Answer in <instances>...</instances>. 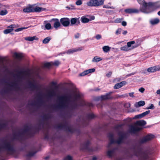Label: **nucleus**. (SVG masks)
Returning a JSON list of instances; mask_svg holds the SVG:
<instances>
[{
	"label": "nucleus",
	"mask_w": 160,
	"mask_h": 160,
	"mask_svg": "<svg viewBox=\"0 0 160 160\" xmlns=\"http://www.w3.org/2000/svg\"><path fill=\"white\" fill-rule=\"evenodd\" d=\"M160 8V3L158 1L155 2H149L148 3L144 2L141 10L144 12L149 13Z\"/></svg>",
	"instance_id": "1"
},
{
	"label": "nucleus",
	"mask_w": 160,
	"mask_h": 160,
	"mask_svg": "<svg viewBox=\"0 0 160 160\" xmlns=\"http://www.w3.org/2000/svg\"><path fill=\"white\" fill-rule=\"evenodd\" d=\"M71 96H70L63 95L58 98L59 102L56 105L52 106L53 109H61L67 107L68 102L69 101Z\"/></svg>",
	"instance_id": "2"
},
{
	"label": "nucleus",
	"mask_w": 160,
	"mask_h": 160,
	"mask_svg": "<svg viewBox=\"0 0 160 160\" xmlns=\"http://www.w3.org/2000/svg\"><path fill=\"white\" fill-rule=\"evenodd\" d=\"M31 129V128L28 126H25L22 132H18L17 134L16 133H13V139L21 140L24 137L25 133H27V135L28 136L31 137L33 136V133L31 132H29Z\"/></svg>",
	"instance_id": "3"
},
{
	"label": "nucleus",
	"mask_w": 160,
	"mask_h": 160,
	"mask_svg": "<svg viewBox=\"0 0 160 160\" xmlns=\"http://www.w3.org/2000/svg\"><path fill=\"white\" fill-rule=\"evenodd\" d=\"M68 123L67 122L65 121L64 124H63L60 123L57 126L56 128L59 129H64L65 131L69 132L71 133H73L75 131V129L68 126Z\"/></svg>",
	"instance_id": "4"
},
{
	"label": "nucleus",
	"mask_w": 160,
	"mask_h": 160,
	"mask_svg": "<svg viewBox=\"0 0 160 160\" xmlns=\"http://www.w3.org/2000/svg\"><path fill=\"white\" fill-rule=\"evenodd\" d=\"M104 0H90L87 2V5L90 7H98L102 5Z\"/></svg>",
	"instance_id": "5"
},
{
	"label": "nucleus",
	"mask_w": 160,
	"mask_h": 160,
	"mask_svg": "<svg viewBox=\"0 0 160 160\" xmlns=\"http://www.w3.org/2000/svg\"><path fill=\"white\" fill-rule=\"evenodd\" d=\"M155 138V136L152 134H149L143 137L138 141L140 144L148 142L151 140Z\"/></svg>",
	"instance_id": "6"
},
{
	"label": "nucleus",
	"mask_w": 160,
	"mask_h": 160,
	"mask_svg": "<svg viewBox=\"0 0 160 160\" xmlns=\"http://www.w3.org/2000/svg\"><path fill=\"white\" fill-rule=\"evenodd\" d=\"M90 144V142L88 140L85 142L81 144V149L82 150H87L89 152H93L94 151V149L92 147H89Z\"/></svg>",
	"instance_id": "7"
},
{
	"label": "nucleus",
	"mask_w": 160,
	"mask_h": 160,
	"mask_svg": "<svg viewBox=\"0 0 160 160\" xmlns=\"http://www.w3.org/2000/svg\"><path fill=\"white\" fill-rule=\"evenodd\" d=\"M3 148L12 152L14 151V148L10 142H8L7 140H5L3 143Z\"/></svg>",
	"instance_id": "8"
},
{
	"label": "nucleus",
	"mask_w": 160,
	"mask_h": 160,
	"mask_svg": "<svg viewBox=\"0 0 160 160\" xmlns=\"http://www.w3.org/2000/svg\"><path fill=\"white\" fill-rule=\"evenodd\" d=\"M112 93V92H110L108 93H107L105 95H102L101 96L98 97L97 98V100L102 101L111 99L112 98V97L111 96V95Z\"/></svg>",
	"instance_id": "9"
},
{
	"label": "nucleus",
	"mask_w": 160,
	"mask_h": 160,
	"mask_svg": "<svg viewBox=\"0 0 160 160\" xmlns=\"http://www.w3.org/2000/svg\"><path fill=\"white\" fill-rule=\"evenodd\" d=\"M28 88L32 91L38 90L40 89L39 86L34 82L29 81L28 82Z\"/></svg>",
	"instance_id": "10"
},
{
	"label": "nucleus",
	"mask_w": 160,
	"mask_h": 160,
	"mask_svg": "<svg viewBox=\"0 0 160 160\" xmlns=\"http://www.w3.org/2000/svg\"><path fill=\"white\" fill-rule=\"evenodd\" d=\"M18 74L16 75L17 78L18 79L22 78L23 76H28L30 74V71L29 69L23 71H17Z\"/></svg>",
	"instance_id": "11"
},
{
	"label": "nucleus",
	"mask_w": 160,
	"mask_h": 160,
	"mask_svg": "<svg viewBox=\"0 0 160 160\" xmlns=\"http://www.w3.org/2000/svg\"><path fill=\"white\" fill-rule=\"evenodd\" d=\"M60 22L62 25L65 27H67L70 25V20L68 18H63L60 19Z\"/></svg>",
	"instance_id": "12"
},
{
	"label": "nucleus",
	"mask_w": 160,
	"mask_h": 160,
	"mask_svg": "<svg viewBox=\"0 0 160 160\" xmlns=\"http://www.w3.org/2000/svg\"><path fill=\"white\" fill-rule=\"evenodd\" d=\"M118 135L119 137L117 140H115V143L120 144L123 142V140L126 138V135L125 134L121 132L119 133Z\"/></svg>",
	"instance_id": "13"
},
{
	"label": "nucleus",
	"mask_w": 160,
	"mask_h": 160,
	"mask_svg": "<svg viewBox=\"0 0 160 160\" xmlns=\"http://www.w3.org/2000/svg\"><path fill=\"white\" fill-rule=\"evenodd\" d=\"M133 152L137 156L141 155L143 153L142 148L139 146L133 148Z\"/></svg>",
	"instance_id": "14"
},
{
	"label": "nucleus",
	"mask_w": 160,
	"mask_h": 160,
	"mask_svg": "<svg viewBox=\"0 0 160 160\" xmlns=\"http://www.w3.org/2000/svg\"><path fill=\"white\" fill-rule=\"evenodd\" d=\"M49 22H53V27L56 29H57L61 26V23L58 18H52Z\"/></svg>",
	"instance_id": "15"
},
{
	"label": "nucleus",
	"mask_w": 160,
	"mask_h": 160,
	"mask_svg": "<svg viewBox=\"0 0 160 160\" xmlns=\"http://www.w3.org/2000/svg\"><path fill=\"white\" fill-rule=\"evenodd\" d=\"M142 129V128L132 126L130 128V132L131 133H136Z\"/></svg>",
	"instance_id": "16"
},
{
	"label": "nucleus",
	"mask_w": 160,
	"mask_h": 160,
	"mask_svg": "<svg viewBox=\"0 0 160 160\" xmlns=\"http://www.w3.org/2000/svg\"><path fill=\"white\" fill-rule=\"evenodd\" d=\"M70 22V26H73L74 25H78L80 23L79 18H71Z\"/></svg>",
	"instance_id": "17"
},
{
	"label": "nucleus",
	"mask_w": 160,
	"mask_h": 160,
	"mask_svg": "<svg viewBox=\"0 0 160 160\" xmlns=\"http://www.w3.org/2000/svg\"><path fill=\"white\" fill-rule=\"evenodd\" d=\"M38 102L36 103L35 102H32L30 104L31 106H35L37 105V104H42L43 102V101L42 99V95L41 93H39L38 95Z\"/></svg>",
	"instance_id": "18"
},
{
	"label": "nucleus",
	"mask_w": 160,
	"mask_h": 160,
	"mask_svg": "<svg viewBox=\"0 0 160 160\" xmlns=\"http://www.w3.org/2000/svg\"><path fill=\"white\" fill-rule=\"evenodd\" d=\"M2 81L3 82L5 83H7V84L10 87H13L16 89L19 90L20 89V88L18 87V83L16 81L12 82H11V84H10L8 83L7 82H5L4 80H3Z\"/></svg>",
	"instance_id": "19"
},
{
	"label": "nucleus",
	"mask_w": 160,
	"mask_h": 160,
	"mask_svg": "<svg viewBox=\"0 0 160 160\" xmlns=\"http://www.w3.org/2000/svg\"><path fill=\"white\" fill-rule=\"evenodd\" d=\"M78 104L77 102H74L73 104L71 105L70 107V108L71 109V111L70 112L68 113V116L71 117L72 116V110H74L77 109L78 107Z\"/></svg>",
	"instance_id": "20"
},
{
	"label": "nucleus",
	"mask_w": 160,
	"mask_h": 160,
	"mask_svg": "<svg viewBox=\"0 0 160 160\" xmlns=\"http://www.w3.org/2000/svg\"><path fill=\"white\" fill-rule=\"evenodd\" d=\"M160 70V66L159 65L149 68L147 69V71L148 72H154L156 71H159Z\"/></svg>",
	"instance_id": "21"
},
{
	"label": "nucleus",
	"mask_w": 160,
	"mask_h": 160,
	"mask_svg": "<svg viewBox=\"0 0 160 160\" xmlns=\"http://www.w3.org/2000/svg\"><path fill=\"white\" fill-rule=\"evenodd\" d=\"M127 82L125 81H123L119 83L115 84L114 87V89H118L126 84Z\"/></svg>",
	"instance_id": "22"
},
{
	"label": "nucleus",
	"mask_w": 160,
	"mask_h": 160,
	"mask_svg": "<svg viewBox=\"0 0 160 160\" xmlns=\"http://www.w3.org/2000/svg\"><path fill=\"white\" fill-rule=\"evenodd\" d=\"M125 12L128 13H138L139 11L138 10L135 9L128 8L125 10Z\"/></svg>",
	"instance_id": "23"
},
{
	"label": "nucleus",
	"mask_w": 160,
	"mask_h": 160,
	"mask_svg": "<svg viewBox=\"0 0 160 160\" xmlns=\"http://www.w3.org/2000/svg\"><path fill=\"white\" fill-rule=\"evenodd\" d=\"M108 137L110 140L109 144H112L115 143V140L114 139V135L113 133H109L108 135Z\"/></svg>",
	"instance_id": "24"
},
{
	"label": "nucleus",
	"mask_w": 160,
	"mask_h": 160,
	"mask_svg": "<svg viewBox=\"0 0 160 160\" xmlns=\"http://www.w3.org/2000/svg\"><path fill=\"white\" fill-rule=\"evenodd\" d=\"M150 110L147 111L141 114L136 115L135 117L137 118H142V117H144L146 115L149 114L150 113Z\"/></svg>",
	"instance_id": "25"
},
{
	"label": "nucleus",
	"mask_w": 160,
	"mask_h": 160,
	"mask_svg": "<svg viewBox=\"0 0 160 160\" xmlns=\"http://www.w3.org/2000/svg\"><path fill=\"white\" fill-rule=\"evenodd\" d=\"M83 49V47H81L75 49H70L68 50L67 53L68 54L73 53L75 52L81 51Z\"/></svg>",
	"instance_id": "26"
},
{
	"label": "nucleus",
	"mask_w": 160,
	"mask_h": 160,
	"mask_svg": "<svg viewBox=\"0 0 160 160\" xmlns=\"http://www.w3.org/2000/svg\"><path fill=\"white\" fill-rule=\"evenodd\" d=\"M13 56L15 58L19 60H21L23 57L22 53H18L17 52L14 53Z\"/></svg>",
	"instance_id": "27"
},
{
	"label": "nucleus",
	"mask_w": 160,
	"mask_h": 160,
	"mask_svg": "<svg viewBox=\"0 0 160 160\" xmlns=\"http://www.w3.org/2000/svg\"><path fill=\"white\" fill-rule=\"evenodd\" d=\"M46 9L45 8L39 7H36L35 8L33 7V12H39L42 11H43Z\"/></svg>",
	"instance_id": "28"
},
{
	"label": "nucleus",
	"mask_w": 160,
	"mask_h": 160,
	"mask_svg": "<svg viewBox=\"0 0 160 160\" xmlns=\"http://www.w3.org/2000/svg\"><path fill=\"white\" fill-rule=\"evenodd\" d=\"M23 11L25 12H33V7L31 6L27 7L23 9Z\"/></svg>",
	"instance_id": "29"
},
{
	"label": "nucleus",
	"mask_w": 160,
	"mask_h": 160,
	"mask_svg": "<svg viewBox=\"0 0 160 160\" xmlns=\"http://www.w3.org/2000/svg\"><path fill=\"white\" fill-rule=\"evenodd\" d=\"M145 103L144 101H141L138 102H136L134 104L136 108H138L141 106H142L145 105Z\"/></svg>",
	"instance_id": "30"
},
{
	"label": "nucleus",
	"mask_w": 160,
	"mask_h": 160,
	"mask_svg": "<svg viewBox=\"0 0 160 160\" xmlns=\"http://www.w3.org/2000/svg\"><path fill=\"white\" fill-rule=\"evenodd\" d=\"M146 124V122L144 120H141L137 121L136 124L139 126H144Z\"/></svg>",
	"instance_id": "31"
},
{
	"label": "nucleus",
	"mask_w": 160,
	"mask_h": 160,
	"mask_svg": "<svg viewBox=\"0 0 160 160\" xmlns=\"http://www.w3.org/2000/svg\"><path fill=\"white\" fill-rule=\"evenodd\" d=\"M81 98V96L79 93H75L74 95V101H77Z\"/></svg>",
	"instance_id": "32"
},
{
	"label": "nucleus",
	"mask_w": 160,
	"mask_h": 160,
	"mask_svg": "<svg viewBox=\"0 0 160 160\" xmlns=\"http://www.w3.org/2000/svg\"><path fill=\"white\" fill-rule=\"evenodd\" d=\"M38 38L36 37L35 36H33V37H28L25 38V39L26 40L28 41H32L34 40H38Z\"/></svg>",
	"instance_id": "33"
},
{
	"label": "nucleus",
	"mask_w": 160,
	"mask_h": 160,
	"mask_svg": "<svg viewBox=\"0 0 160 160\" xmlns=\"http://www.w3.org/2000/svg\"><path fill=\"white\" fill-rule=\"evenodd\" d=\"M56 95V92L54 90H52L49 91L47 94V96L48 98H52V97L55 96Z\"/></svg>",
	"instance_id": "34"
},
{
	"label": "nucleus",
	"mask_w": 160,
	"mask_h": 160,
	"mask_svg": "<svg viewBox=\"0 0 160 160\" xmlns=\"http://www.w3.org/2000/svg\"><path fill=\"white\" fill-rule=\"evenodd\" d=\"M115 149L108 151L107 152V156L110 158L111 157L115 152Z\"/></svg>",
	"instance_id": "35"
},
{
	"label": "nucleus",
	"mask_w": 160,
	"mask_h": 160,
	"mask_svg": "<svg viewBox=\"0 0 160 160\" xmlns=\"http://www.w3.org/2000/svg\"><path fill=\"white\" fill-rule=\"evenodd\" d=\"M102 58H100L98 56H96L94 57L93 58L92 61V62H98L102 60Z\"/></svg>",
	"instance_id": "36"
},
{
	"label": "nucleus",
	"mask_w": 160,
	"mask_h": 160,
	"mask_svg": "<svg viewBox=\"0 0 160 160\" xmlns=\"http://www.w3.org/2000/svg\"><path fill=\"white\" fill-rule=\"evenodd\" d=\"M81 20L83 23H87L90 21V20L89 19L84 17H81Z\"/></svg>",
	"instance_id": "37"
},
{
	"label": "nucleus",
	"mask_w": 160,
	"mask_h": 160,
	"mask_svg": "<svg viewBox=\"0 0 160 160\" xmlns=\"http://www.w3.org/2000/svg\"><path fill=\"white\" fill-rule=\"evenodd\" d=\"M8 124L7 123H0V131H1L2 129H4L6 128Z\"/></svg>",
	"instance_id": "38"
},
{
	"label": "nucleus",
	"mask_w": 160,
	"mask_h": 160,
	"mask_svg": "<svg viewBox=\"0 0 160 160\" xmlns=\"http://www.w3.org/2000/svg\"><path fill=\"white\" fill-rule=\"evenodd\" d=\"M159 20L158 18H155L150 21V22L152 25L157 24L159 22Z\"/></svg>",
	"instance_id": "39"
},
{
	"label": "nucleus",
	"mask_w": 160,
	"mask_h": 160,
	"mask_svg": "<svg viewBox=\"0 0 160 160\" xmlns=\"http://www.w3.org/2000/svg\"><path fill=\"white\" fill-rule=\"evenodd\" d=\"M51 39V38L50 37H48L45 38L42 41V42L44 44L48 43L49 41Z\"/></svg>",
	"instance_id": "40"
},
{
	"label": "nucleus",
	"mask_w": 160,
	"mask_h": 160,
	"mask_svg": "<svg viewBox=\"0 0 160 160\" xmlns=\"http://www.w3.org/2000/svg\"><path fill=\"white\" fill-rule=\"evenodd\" d=\"M50 118V115L49 114H44L42 117V119L46 120H48Z\"/></svg>",
	"instance_id": "41"
},
{
	"label": "nucleus",
	"mask_w": 160,
	"mask_h": 160,
	"mask_svg": "<svg viewBox=\"0 0 160 160\" xmlns=\"http://www.w3.org/2000/svg\"><path fill=\"white\" fill-rule=\"evenodd\" d=\"M13 30V28H8L4 30L3 32L5 34H7L11 32Z\"/></svg>",
	"instance_id": "42"
},
{
	"label": "nucleus",
	"mask_w": 160,
	"mask_h": 160,
	"mask_svg": "<svg viewBox=\"0 0 160 160\" xmlns=\"http://www.w3.org/2000/svg\"><path fill=\"white\" fill-rule=\"evenodd\" d=\"M103 50L105 52H107L110 50V48L108 46H105L102 48Z\"/></svg>",
	"instance_id": "43"
},
{
	"label": "nucleus",
	"mask_w": 160,
	"mask_h": 160,
	"mask_svg": "<svg viewBox=\"0 0 160 160\" xmlns=\"http://www.w3.org/2000/svg\"><path fill=\"white\" fill-rule=\"evenodd\" d=\"M52 62L45 63L44 64V67L45 68H49L52 66Z\"/></svg>",
	"instance_id": "44"
},
{
	"label": "nucleus",
	"mask_w": 160,
	"mask_h": 160,
	"mask_svg": "<svg viewBox=\"0 0 160 160\" xmlns=\"http://www.w3.org/2000/svg\"><path fill=\"white\" fill-rule=\"evenodd\" d=\"M87 118L88 119H91L95 117V116L93 113H90L87 115Z\"/></svg>",
	"instance_id": "45"
},
{
	"label": "nucleus",
	"mask_w": 160,
	"mask_h": 160,
	"mask_svg": "<svg viewBox=\"0 0 160 160\" xmlns=\"http://www.w3.org/2000/svg\"><path fill=\"white\" fill-rule=\"evenodd\" d=\"M45 27L47 30H49L52 29V26L50 23H47L45 25Z\"/></svg>",
	"instance_id": "46"
},
{
	"label": "nucleus",
	"mask_w": 160,
	"mask_h": 160,
	"mask_svg": "<svg viewBox=\"0 0 160 160\" xmlns=\"http://www.w3.org/2000/svg\"><path fill=\"white\" fill-rule=\"evenodd\" d=\"M88 73H89V72L88 70H85L84 72H82L80 74V76H83L85 75H86Z\"/></svg>",
	"instance_id": "47"
},
{
	"label": "nucleus",
	"mask_w": 160,
	"mask_h": 160,
	"mask_svg": "<svg viewBox=\"0 0 160 160\" xmlns=\"http://www.w3.org/2000/svg\"><path fill=\"white\" fill-rule=\"evenodd\" d=\"M120 50L122 51H128L129 50L128 48L127 45H125L123 47H121Z\"/></svg>",
	"instance_id": "48"
},
{
	"label": "nucleus",
	"mask_w": 160,
	"mask_h": 160,
	"mask_svg": "<svg viewBox=\"0 0 160 160\" xmlns=\"http://www.w3.org/2000/svg\"><path fill=\"white\" fill-rule=\"evenodd\" d=\"M52 66H58L60 64V62L57 60L55 61L54 62H52Z\"/></svg>",
	"instance_id": "49"
},
{
	"label": "nucleus",
	"mask_w": 160,
	"mask_h": 160,
	"mask_svg": "<svg viewBox=\"0 0 160 160\" xmlns=\"http://www.w3.org/2000/svg\"><path fill=\"white\" fill-rule=\"evenodd\" d=\"M63 160H72V157L71 156L68 155L65 157Z\"/></svg>",
	"instance_id": "50"
},
{
	"label": "nucleus",
	"mask_w": 160,
	"mask_h": 160,
	"mask_svg": "<svg viewBox=\"0 0 160 160\" xmlns=\"http://www.w3.org/2000/svg\"><path fill=\"white\" fill-rule=\"evenodd\" d=\"M135 42L134 41H132L128 42L127 43V46L128 48H129L131 46L132 44H134Z\"/></svg>",
	"instance_id": "51"
},
{
	"label": "nucleus",
	"mask_w": 160,
	"mask_h": 160,
	"mask_svg": "<svg viewBox=\"0 0 160 160\" xmlns=\"http://www.w3.org/2000/svg\"><path fill=\"white\" fill-rule=\"evenodd\" d=\"M28 28V27H26V28H25V27H22V28H18L17 29H16L15 30V32H19V31H21L24 29H27Z\"/></svg>",
	"instance_id": "52"
},
{
	"label": "nucleus",
	"mask_w": 160,
	"mask_h": 160,
	"mask_svg": "<svg viewBox=\"0 0 160 160\" xmlns=\"http://www.w3.org/2000/svg\"><path fill=\"white\" fill-rule=\"evenodd\" d=\"M8 12L7 10H2L0 12V14L1 15L3 16L6 15Z\"/></svg>",
	"instance_id": "53"
},
{
	"label": "nucleus",
	"mask_w": 160,
	"mask_h": 160,
	"mask_svg": "<svg viewBox=\"0 0 160 160\" xmlns=\"http://www.w3.org/2000/svg\"><path fill=\"white\" fill-rule=\"evenodd\" d=\"M35 153L36 152H30L28 153L27 156L28 157H31L33 156Z\"/></svg>",
	"instance_id": "54"
},
{
	"label": "nucleus",
	"mask_w": 160,
	"mask_h": 160,
	"mask_svg": "<svg viewBox=\"0 0 160 160\" xmlns=\"http://www.w3.org/2000/svg\"><path fill=\"white\" fill-rule=\"evenodd\" d=\"M51 84L53 86H55V89H57L58 88V86H57V83L54 82H51Z\"/></svg>",
	"instance_id": "55"
},
{
	"label": "nucleus",
	"mask_w": 160,
	"mask_h": 160,
	"mask_svg": "<svg viewBox=\"0 0 160 160\" xmlns=\"http://www.w3.org/2000/svg\"><path fill=\"white\" fill-rule=\"evenodd\" d=\"M18 25L14 24H11L9 26L7 27L8 28H16L18 27Z\"/></svg>",
	"instance_id": "56"
},
{
	"label": "nucleus",
	"mask_w": 160,
	"mask_h": 160,
	"mask_svg": "<svg viewBox=\"0 0 160 160\" xmlns=\"http://www.w3.org/2000/svg\"><path fill=\"white\" fill-rule=\"evenodd\" d=\"M123 125V124H118L115 126V128L116 129H118L121 128Z\"/></svg>",
	"instance_id": "57"
},
{
	"label": "nucleus",
	"mask_w": 160,
	"mask_h": 160,
	"mask_svg": "<svg viewBox=\"0 0 160 160\" xmlns=\"http://www.w3.org/2000/svg\"><path fill=\"white\" fill-rule=\"evenodd\" d=\"M155 108V107L153 104H151V105L148 107L146 108V109H153Z\"/></svg>",
	"instance_id": "58"
},
{
	"label": "nucleus",
	"mask_w": 160,
	"mask_h": 160,
	"mask_svg": "<svg viewBox=\"0 0 160 160\" xmlns=\"http://www.w3.org/2000/svg\"><path fill=\"white\" fill-rule=\"evenodd\" d=\"M82 3L81 0H78L76 2V4L77 5H80Z\"/></svg>",
	"instance_id": "59"
},
{
	"label": "nucleus",
	"mask_w": 160,
	"mask_h": 160,
	"mask_svg": "<svg viewBox=\"0 0 160 160\" xmlns=\"http://www.w3.org/2000/svg\"><path fill=\"white\" fill-rule=\"evenodd\" d=\"M122 29L121 28L118 29L116 32V34L117 35H119L120 34Z\"/></svg>",
	"instance_id": "60"
},
{
	"label": "nucleus",
	"mask_w": 160,
	"mask_h": 160,
	"mask_svg": "<svg viewBox=\"0 0 160 160\" xmlns=\"http://www.w3.org/2000/svg\"><path fill=\"white\" fill-rule=\"evenodd\" d=\"M122 19V18L120 19L119 18H117L115 20V22L116 23H120L121 22V21Z\"/></svg>",
	"instance_id": "61"
},
{
	"label": "nucleus",
	"mask_w": 160,
	"mask_h": 160,
	"mask_svg": "<svg viewBox=\"0 0 160 160\" xmlns=\"http://www.w3.org/2000/svg\"><path fill=\"white\" fill-rule=\"evenodd\" d=\"M103 8H111L114 9V8L113 7H110V6L107 5H104L103 6Z\"/></svg>",
	"instance_id": "62"
},
{
	"label": "nucleus",
	"mask_w": 160,
	"mask_h": 160,
	"mask_svg": "<svg viewBox=\"0 0 160 160\" xmlns=\"http://www.w3.org/2000/svg\"><path fill=\"white\" fill-rule=\"evenodd\" d=\"M42 125V126H43V123H42V122L40 124H39L38 125V127L37 128V129L38 130H41V125Z\"/></svg>",
	"instance_id": "63"
},
{
	"label": "nucleus",
	"mask_w": 160,
	"mask_h": 160,
	"mask_svg": "<svg viewBox=\"0 0 160 160\" xmlns=\"http://www.w3.org/2000/svg\"><path fill=\"white\" fill-rule=\"evenodd\" d=\"M102 38V36L100 34H97L95 38L97 40H99Z\"/></svg>",
	"instance_id": "64"
}]
</instances>
